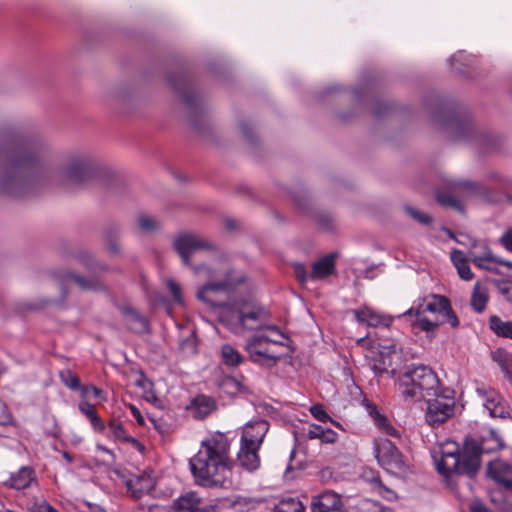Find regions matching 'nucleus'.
Listing matches in <instances>:
<instances>
[{
    "mask_svg": "<svg viewBox=\"0 0 512 512\" xmlns=\"http://www.w3.org/2000/svg\"><path fill=\"white\" fill-rule=\"evenodd\" d=\"M0 159V194L13 197L35 193L45 183L72 190L88 183L95 174L94 162L85 154L72 157L64 169L46 170L38 145L13 132L0 136Z\"/></svg>",
    "mask_w": 512,
    "mask_h": 512,
    "instance_id": "f257e3e1",
    "label": "nucleus"
},
{
    "mask_svg": "<svg viewBox=\"0 0 512 512\" xmlns=\"http://www.w3.org/2000/svg\"><path fill=\"white\" fill-rule=\"evenodd\" d=\"M241 281L226 271L224 280L209 282L197 292L198 299L217 309L219 321L235 335L259 329L268 319L266 310L254 300L232 298Z\"/></svg>",
    "mask_w": 512,
    "mask_h": 512,
    "instance_id": "f03ea898",
    "label": "nucleus"
},
{
    "mask_svg": "<svg viewBox=\"0 0 512 512\" xmlns=\"http://www.w3.org/2000/svg\"><path fill=\"white\" fill-rule=\"evenodd\" d=\"M230 442L222 433H215L201 442L189 461L195 483L206 488H229L232 485Z\"/></svg>",
    "mask_w": 512,
    "mask_h": 512,
    "instance_id": "7ed1b4c3",
    "label": "nucleus"
},
{
    "mask_svg": "<svg viewBox=\"0 0 512 512\" xmlns=\"http://www.w3.org/2000/svg\"><path fill=\"white\" fill-rule=\"evenodd\" d=\"M403 316H414L411 322L413 331L425 332L429 338H433L438 327L443 324H449L452 328L460 324L449 299L433 293L417 298Z\"/></svg>",
    "mask_w": 512,
    "mask_h": 512,
    "instance_id": "20e7f679",
    "label": "nucleus"
},
{
    "mask_svg": "<svg viewBox=\"0 0 512 512\" xmlns=\"http://www.w3.org/2000/svg\"><path fill=\"white\" fill-rule=\"evenodd\" d=\"M481 449L478 445L466 444L461 450L455 442H446L440 450V457L435 458L437 471L449 483L454 476L474 477L481 464Z\"/></svg>",
    "mask_w": 512,
    "mask_h": 512,
    "instance_id": "39448f33",
    "label": "nucleus"
},
{
    "mask_svg": "<svg viewBox=\"0 0 512 512\" xmlns=\"http://www.w3.org/2000/svg\"><path fill=\"white\" fill-rule=\"evenodd\" d=\"M357 345L360 347H367L365 359L369 368L376 376L388 374L390 371L394 372L392 368L393 359L397 357V344L396 343H380L371 339L370 334L357 340Z\"/></svg>",
    "mask_w": 512,
    "mask_h": 512,
    "instance_id": "423d86ee",
    "label": "nucleus"
},
{
    "mask_svg": "<svg viewBox=\"0 0 512 512\" xmlns=\"http://www.w3.org/2000/svg\"><path fill=\"white\" fill-rule=\"evenodd\" d=\"M455 390L451 386H428L426 395L434 396L427 401L426 421L432 426H439L454 413Z\"/></svg>",
    "mask_w": 512,
    "mask_h": 512,
    "instance_id": "0eeeda50",
    "label": "nucleus"
},
{
    "mask_svg": "<svg viewBox=\"0 0 512 512\" xmlns=\"http://www.w3.org/2000/svg\"><path fill=\"white\" fill-rule=\"evenodd\" d=\"M374 454L379 465L387 472L400 475L407 471L404 456L390 440L380 438L374 441Z\"/></svg>",
    "mask_w": 512,
    "mask_h": 512,
    "instance_id": "6e6552de",
    "label": "nucleus"
},
{
    "mask_svg": "<svg viewBox=\"0 0 512 512\" xmlns=\"http://www.w3.org/2000/svg\"><path fill=\"white\" fill-rule=\"evenodd\" d=\"M476 392L491 417L505 418L510 415L508 402L494 386H477Z\"/></svg>",
    "mask_w": 512,
    "mask_h": 512,
    "instance_id": "1a4fd4ad",
    "label": "nucleus"
},
{
    "mask_svg": "<svg viewBox=\"0 0 512 512\" xmlns=\"http://www.w3.org/2000/svg\"><path fill=\"white\" fill-rule=\"evenodd\" d=\"M469 256L477 267L488 271H495L496 264L512 269V262L494 256L485 241H474L469 249Z\"/></svg>",
    "mask_w": 512,
    "mask_h": 512,
    "instance_id": "9d476101",
    "label": "nucleus"
},
{
    "mask_svg": "<svg viewBox=\"0 0 512 512\" xmlns=\"http://www.w3.org/2000/svg\"><path fill=\"white\" fill-rule=\"evenodd\" d=\"M282 344L280 340L271 339L265 335L257 334L248 339L246 350L251 359L257 363L269 361L275 363L278 357L270 352V344Z\"/></svg>",
    "mask_w": 512,
    "mask_h": 512,
    "instance_id": "9b49d317",
    "label": "nucleus"
},
{
    "mask_svg": "<svg viewBox=\"0 0 512 512\" xmlns=\"http://www.w3.org/2000/svg\"><path fill=\"white\" fill-rule=\"evenodd\" d=\"M174 248L184 264H189V258L203 249L211 248V244L197 235L184 233L174 240Z\"/></svg>",
    "mask_w": 512,
    "mask_h": 512,
    "instance_id": "f8f14e48",
    "label": "nucleus"
},
{
    "mask_svg": "<svg viewBox=\"0 0 512 512\" xmlns=\"http://www.w3.org/2000/svg\"><path fill=\"white\" fill-rule=\"evenodd\" d=\"M171 509L173 512H218L216 506L205 504L194 491L181 494L173 501Z\"/></svg>",
    "mask_w": 512,
    "mask_h": 512,
    "instance_id": "ddd939ff",
    "label": "nucleus"
},
{
    "mask_svg": "<svg viewBox=\"0 0 512 512\" xmlns=\"http://www.w3.org/2000/svg\"><path fill=\"white\" fill-rule=\"evenodd\" d=\"M311 512H346L340 494L326 490L312 498Z\"/></svg>",
    "mask_w": 512,
    "mask_h": 512,
    "instance_id": "4468645a",
    "label": "nucleus"
},
{
    "mask_svg": "<svg viewBox=\"0 0 512 512\" xmlns=\"http://www.w3.org/2000/svg\"><path fill=\"white\" fill-rule=\"evenodd\" d=\"M434 370L423 364L408 367L403 375V384H439Z\"/></svg>",
    "mask_w": 512,
    "mask_h": 512,
    "instance_id": "2eb2a0df",
    "label": "nucleus"
},
{
    "mask_svg": "<svg viewBox=\"0 0 512 512\" xmlns=\"http://www.w3.org/2000/svg\"><path fill=\"white\" fill-rule=\"evenodd\" d=\"M268 430L269 423L265 420L250 422L243 428L240 442L261 447Z\"/></svg>",
    "mask_w": 512,
    "mask_h": 512,
    "instance_id": "dca6fc26",
    "label": "nucleus"
},
{
    "mask_svg": "<svg viewBox=\"0 0 512 512\" xmlns=\"http://www.w3.org/2000/svg\"><path fill=\"white\" fill-rule=\"evenodd\" d=\"M356 320L359 323L366 324L374 328H388L393 322V318L389 315L377 312L368 307H362L353 311Z\"/></svg>",
    "mask_w": 512,
    "mask_h": 512,
    "instance_id": "f3484780",
    "label": "nucleus"
},
{
    "mask_svg": "<svg viewBox=\"0 0 512 512\" xmlns=\"http://www.w3.org/2000/svg\"><path fill=\"white\" fill-rule=\"evenodd\" d=\"M260 447L240 442V448L237 453V463L241 468L248 472H254L260 467Z\"/></svg>",
    "mask_w": 512,
    "mask_h": 512,
    "instance_id": "a211bd4d",
    "label": "nucleus"
},
{
    "mask_svg": "<svg viewBox=\"0 0 512 512\" xmlns=\"http://www.w3.org/2000/svg\"><path fill=\"white\" fill-rule=\"evenodd\" d=\"M37 482L35 470L31 466H23L4 481L7 488L23 490Z\"/></svg>",
    "mask_w": 512,
    "mask_h": 512,
    "instance_id": "6ab92c4d",
    "label": "nucleus"
},
{
    "mask_svg": "<svg viewBox=\"0 0 512 512\" xmlns=\"http://www.w3.org/2000/svg\"><path fill=\"white\" fill-rule=\"evenodd\" d=\"M154 486L153 478L146 473L135 475L126 481V488L135 499H140L143 495L150 493Z\"/></svg>",
    "mask_w": 512,
    "mask_h": 512,
    "instance_id": "aec40b11",
    "label": "nucleus"
},
{
    "mask_svg": "<svg viewBox=\"0 0 512 512\" xmlns=\"http://www.w3.org/2000/svg\"><path fill=\"white\" fill-rule=\"evenodd\" d=\"M488 471L493 480L512 492V465L498 461L490 464Z\"/></svg>",
    "mask_w": 512,
    "mask_h": 512,
    "instance_id": "412c9836",
    "label": "nucleus"
},
{
    "mask_svg": "<svg viewBox=\"0 0 512 512\" xmlns=\"http://www.w3.org/2000/svg\"><path fill=\"white\" fill-rule=\"evenodd\" d=\"M336 256V253H330L316 261L312 265L311 273H309L310 280H321L333 274Z\"/></svg>",
    "mask_w": 512,
    "mask_h": 512,
    "instance_id": "4be33fe9",
    "label": "nucleus"
},
{
    "mask_svg": "<svg viewBox=\"0 0 512 512\" xmlns=\"http://www.w3.org/2000/svg\"><path fill=\"white\" fill-rule=\"evenodd\" d=\"M79 394V403H89L93 406L107 400V395L98 386H69Z\"/></svg>",
    "mask_w": 512,
    "mask_h": 512,
    "instance_id": "5701e85b",
    "label": "nucleus"
},
{
    "mask_svg": "<svg viewBox=\"0 0 512 512\" xmlns=\"http://www.w3.org/2000/svg\"><path fill=\"white\" fill-rule=\"evenodd\" d=\"M78 410L83 416H85L89 420L91 427L95 432H104L106 428L105 423L102 420V418L98 415L95 406L87 402L78 403Z\"/></svg>",
    "mask_w": 512,
    "mask_h": 512,
    "instance_id": "b1692460",
    "label": "nucleus"
},
{
    "mask_svg": "<svg viewBox=\"0 0 512 512\" xmlns=\"http://www.w3.org/2000/svg\"><path fill=\"white\" fill-rule=\"evenodd\" d=\"M488 290L479 282L475 283L471 295V306L477 313H482L488 302Z\"/></svg>",
    "mask_w": 512,
    "mask_h": 512,
    "instance_id": "393cba45",
    "label": "nucleus"
},
{
    "mask_svg": "<svg viewBox=\"0 0 512 512\" xmlns=\"http://www.w3.org/2000/svg\"><path fill=\"white\" fill-rule=\"evenodd\" d=\"M122 313L126 317L127 324L135 332H143L148 329L147 320L131 307H123Z\"/></svg>",
    "mask_w": 512,
    "mask_h": 512,
    "instance_id": "a878e982",
    "label": "nucleus"
},
{
    "mask_svg": "<svg viewBox=\"0 0 512 512\" xmlns=\"http://www.w3.org/2000/svg\"><path fill=\"white\" fill-rule=\"evenodd\" d=\"M197 417L205 418L216 409V402L212 397L199 395L193 400Z\"/></svg>",
    "mask_w": 512,
    "mask_h": 512,
    "instance_id": "bb28decb",
    "label": "nucleus"
},
{
    "mask_svg": "<svg viewBox=\"0 0 512 512\" xmlns=\"http://www.w3.org/2000/svg\"><path fill=\"white\" fill-rule=\"evenodd\" d=\"M490 329L498 336L512 339V321H503L499 316L489 318Z\"/></svg>",
    "mask_w": 512,
    "mask_h": 512,
    "instance_id": "cd10ccee",
    "label": "nucleus"
},
{
    "mask_svg": "<svg viewBox=\"0 0 512 512\" xmlns=\"http://www.w3.org/2000/svg\"><path fill=\"white\" fill-rule=\"evenodd\" d=\"M308 437L310 439H320L324 443H334L337 440L338 434L330 428L312 425L308 431Z\"/></svg>",
    "mask_w": 512,
    "mask_h": 512,
    "instance_id": "c85d7f7f",
    "label": "nucleus"
},
{
    "mask_svg": "<svg viewBox=\"0 0 512 512\" xmlns=\"http://www.w3.org/2000/svg\"><path fill=\"white\" fill-rule=\"evenodd\" d=\"M492 359L499 364L502 371L507 375V380L512 381V354L503 349H497L492 353Z\"/></svg>",
    "mask_w": 512,
    "mask_h": 512,
    "instance_id": "c756f323",
    "label": "nucleus"
},
{
    "mask_svg": "<svg viewBox=\"0 0 512 512\" xmlns=\"http://www.w3.org/2000/svg\"><path fill=\"white\" fill-rule=\"evenodd\" d=\"M274 510L275 512H304L305 507L299 499L287 497L279 501Z\"/></svg>",
    "mask_w": 512,
    "mask_h": 512,
    "instance_id": "7c9ffc66",
    "label": "nucleus"
},
{
    "mask_svg": "<svg viewBox=\"0 0 512 512\" xmlns=\"http://www.w3.org/2000/svg\"><path fill=\"white\" fill-rule=\"evenodd\" d=\"M221 357L225 365L237 366L242 362L240 353L230 344H224L221 347Z\"/></svg>",
    "mask_w": 512,
    "mask_h": 512,
    "instance_id": "2f4dec72",
    "label": "nucleus"
},
{
    "mask_svg": "<svg viewBox=\"0 0 512 512\" xmlns=\"http://www.w3.org/2000/svg\"><path fill=\"white\" fill-rule=\"evenodd\" d=\"M369 481L371 482L372 489L384 499L391 501L396 498L395 492L383 484L378 474L374 475V472H372V477Z\"/></svg>",
    "mask_w": 512,
    "mask_h": 512,
    "instance_id": "473e14b6",
    "label": "nucleus"
},
{
    "mask_svg": "<svg viewBox=\"0 0 512 512\" xmlns=\"http://www.w3.org/2000/svg\"><path fill=\"white\" fill-rule=\"evenodd\" d=\"M362 404L365 406L369 414L374 420V423L382 430L384 426L389 423L388 419L377 411L376 406L370 402L366 396H363Z\"/></svg>",
    "mask_w": 512,
    "mask_h": 512,
    "instance_id": "72a5a7b5",
    "label": "nucleus"
},
{
    "mask_svg": "<svg viewBox=\"0 0 512 512\" xmlns=\"http://www.w3.org/2000/svg\"><path fill=\"white\" fill-rule=\"evenodd\" d=\"M109 428H110L115 439L123 441V442H132V443L138 444V441L134 437L128 436L126 434L122 423L115 421V420L110 421Z\"/></svg>",
    "mask_w": 512,
    "mask_h": 512,
    "instance_id": "f704fd0d",
    "label": "nucleus"
},
{
    "mask_svg": "<svg viewBox=\"0 0 512 512\" xmlns=\"http://www.w3.org/2000/svg\"><path fill=\"white\" fill-rule=\"evenodd\" d=\"M139 227L144 232H150L158 228L159 224L155 218L142 214L138 219Z\"/></svg>",
    "mask_w": 512,
    "mask_h": 512,
    "instance_id": "c9c22d12",
    "label": "nucleus"
},
{
    "mask_svg": "<svg viewBox=\"0 0 512 512\" xmlns=\"http://www.w3.org/2000/svg\"><path fill=\"white\" fill-rule=\"evenodd\" d=\"M143 398L147 402L153 404L155 407H162L163 402L158 397L157 393L152 389V386H148L143 392Z\"/></svg>",
    "mask_w": 512,
    "mask_h": 512,
    "instance_id": "e433bc0d",
    "label": "nucleus"
},
{
    "mask_svg": "<svg viewBox=\"0 0 512 512\" xmlns=\"http://www.w3.org/2000/svg\"><path fill=\"white\" fill-rule=\"evenodd\" d=\"M406 211L413 219H415L416 221H418L421 224L427 225V224L431 223V221H432V218L429 215L424 214V213H422L416 209H413L411 207H407Z\"/></svg>",
    "mask_w": 512,
    "mask_h": 512,
    "instance_id": "4c0bfd02",
    "label": "nucleus"
},
{
    "mask_svg": "<svg viewBox=\"0 0 512 512\" xmlns=\"http://www.w3.org/2000/svg\"><path fill=\"white\" fill-rule=\"evenodd\" d=\"M310 412L317 420L321 422H327L331 420L324 407L320 404L313 405L310 408Z\"/></svg>",
    "mask_w": 512,
    "mask_h": 512,
    "instance_id": "58836bf2",
    "label": "nucleus"
},
{
    "mask_svg": "<svg viewBox=\"0 0 512 512\" xmlns=\"http://www.w3.org/2000/svg\"><path fill=\"white\" fill-rule=\"evenodd\" d=\"M167 288L170 291V293L172 294L174 300L177 303L182 304L183 299H182V292H181L180 286L174 280L169 279L167 281Z\"/></svg>",
    "mask_w": 512,
    "mask_h": 512,
    "instance_id": "ea45409f",
    "label": "nucleus"
},
{
    "mask_svg": "<svg viewBox=\"0 0 512 512\" xmlns=\"http://www.w3.org/2000/svg\"><path fill=\"white\" fill-rule=\"evenodd\" d=\"M32 512H58L50 503L46 500L36 501L31 508Z\"/></svg>",
    "mask_w": 512,
    "mask_h": 512,
    "instance_id": "a19ab883",
    "label": "nucleus"
},
{
    "mask_svg": "<svg viewBox=\"0 0 512 512\" xmlns=\"http://www.w3.org/2000/svg\"><path fill=\"white\" fill-rule=\"evenodd\" d=\"M437 201L443 205L448 207H457V201L448 193H438Z\"/></svg>",
    "mask_w": 512,
    "mask_h": 512,
    "instance_id": "79ce46f5",
    "label": "nucleus"
},
{
    "mask_svg": "<svg viewBox=\"0 0 512 512\" xmlns=\"http://www.w3.org/2000/svg\"><path fill=\"white\" fill-rule=\"evenodd\" d=\"M501 245L509 252H512V228L507 229L499 239Z\"/></svg>",
    "mask_w": 512,
    "mask_h": 512,
    "instance_id": "37998d69",
    "label": "nucleus"
},
{
    "mask_svg": "<svg viewBox=\"0 0 512 512\" xmlns=\"http://www.w3.org/2000/svg\"><path fill=\"white\" fill-rule=\"evenodd\" d=\"M11 414L7 405L0 399V425H7L11 422Z\"/></svg>",
    "mask_w": 512,
    "mask_h": 512,
    "instance_id": "c03bdc74",
    "label": "nucleus"
},
{
    "mask_svg": "<svg viewBox=\"0 0 512 512\" xmlns=\"http://www.w3.org/2000/svg\"><path fill=\"white\" fill-rule=\"evenodd\" d=\"M296 278L300 283H305L308 279H310L309 274H307L305 266L301 263H297L294 266Z\"/></svg>",
    "mask_w": 512,
    "mask_h": 512,
    "instance_id": "a18cd8bd",
    "label": "nucleus"
},
{
    "mask_svg": "<svg viewBox=\"0 0 512 512\" xmlns=\"http://www.w3.org/2000/svg\"><path fill=\"white\" fill-rule=\"evenodd\" d=\"M60 377L63 384H80L79 378L76 375H74L70 370L61 371Z\"/></svg>",
    "mask_w": 512,
    "mask_h": 512,
    "instance_id": "49530a36",
    "label": "nucleus"
},
{
    "mask_svg": "<svg viewBox=\"0 0 512 512\" xmlns=\"http://www.w3.org/2000/svg\"><path fill=\"white\" fill-rule=\"evenodd\" d=\"M456 269H457V272H458V274H459L461 279H463L465 281L472 280L474 275H473V273H472V271L470 269V266H469L468 262L463 264V265H461V266H459V267H457Z\"/></svg>",
    "mask_w": 512,
    "mask_h": 512,
    "instance_id": "de8ad7c7",
    "label": "nucleus"
},
{
    "mask_svg": "<svg viewBox=\"0 0 512 512\" xmlns=\"http://www.w3.org/2000/svg\"><path fill=\"white\" fill-rule=\"evenodd\" d=\"M451 260L456 268L468 262L464 253L460 250L451 253Z\"/></svg>",
    "mask_w": 512,
    "mask_h": 512,
    "instance_id": "09e8293b",
    "label": "nucleus"
},
{
    "mask_svg": "<svg viewBox=\"0 0 512 512\" xmlns=\"http://www.w3.org/2000/svg\"><path fill=\"white\" fill-rule=\"evenodd\" d=\"M500 293L505 299L512 303V282H504L499 286Z\"/></svg>",
    "mask_w": 512,
    "mask_h": 512,
    "instance_id": "8fccbe9b",
    "label": "nucleus"
},
{
    "mask_svg": "<svg viewBox=\"0 0 512 512\" xmlns=\"http://www.w3.org/2000/svg\"><path fill=\"white\" fill-rule=\"evenodd\" d=\"M363 512H393V510L377 502H367V508Z\"/></svg>",
    "mask_w": 512,
    "mask_h": 512,
    "instance_id": "3c124183",
    "label": "nucleus"
},
{
    "mask_svg": "<svg viewBox=\"0 0 512 512\" xmlns=\"http://www.w3.org/2000/svg\"><path fill=\"white\" fill-rule=\"evenodd\" d=\"M470 512H492L481 501L474 500L469 505Z\"/></svg>",
    "mask_w": 512,
    "mask_h": 512,
    "instance_id": "603ef678",
    "label": "nucleus"
},
{
    "mask_svg": "<svg viewBox=\"0 0 512 512\" xmlns=\"http://www.w3.org/2000/svg\"><path fill=\"white\" fill-rule=\"evenodd\" d=\"M72 279L80 286V288L86 289H96V284L90 283L86 281L84 278L79 276H72Z\"/></svg>",
    "mask_w": 512,
    "mask_h": 512,
    "instance_id": "864d4df0",
    "label": "nucleus"
},
{
    "mask_svg": "<svg viewBox=\"0 0 512 512\" xmlns=\"http://www.w3.org/2000/svg\"><path fill=\"white\" fill-rule=\"evenodd\" d=\"M130 410H131V413L132 415L134 416V418L137 420V422L140 424V425H143L144 424V418L143 416L141 415L140 411L138 408H136L135 406H130Z\"/></svg>",
    "mask_w": 512,
    "mask_h": 512,
    "instance_id": "5fc2aeb1",
    "label": "nucleus"
},
{
    "mask_svg": "<svg viewBox=\"0 0 512 512\" xmlns=\"http://www.w3.org/2000/svg\"><path fill=\"white\" fill-rule=\"evenodd\" d=\"M386 434L390 436H399L398 431L389 423L382 429Z\"/></svg>",
    "mask_w": 512,
    "mask_h": 512,
    "instance_id": "6e6d98bb",
    "label": "nucleus"
},
{
    "mask_svg": "<svg viewBox=\"0 0 512 512\" xmlns=\"http://www.w3.org/2000/svg\"><path fill=\"white\" fill-rule=\"evenodd\" d=\"M491 436L492 438L495 440V442L497 443V447L500 449V448H503L504 447V444L502 442V439L496 434L495 431H491Z\"/></svg>",
    "mask_w": 512,
    "mask_h": 512,
    "instance_id": "4d7b16f0",
    "label": "nucleus"
},
{
    "mask_svg": "<svg viewBox=\"0 0 512 512\" xmlns=\"http://www.w3.org/2000/svg\"><path fill=\"white\" fill-rule=\"evenodd\" d=\"M96 448L99 451H102V452L107 453L109 455H113L112 451L109 448H107V447H105V446H103L101 444H97Z\"/></svg>",
    "mask_w": 512,
    "mask_h": 512,
    "instance_id": "13d9d810",
    "label": "nucleus"
},
{
    "mask_svg": "<svg viewBox=\"0 0 512 512\" xmlns=\"http://www.w3.org/2000/svg\"><path fill=\"white\" fill-rule=\"evenodd\" d=\"M62 456L63 458L68 462V463H72L73 462V457L72 455H70L68 452L64 451L62 453Z\"/></svg>",
    "mask_w": 512,
    "mask_h": 512,
    "instance_id": "bf43d9fd",
    "label": "nucleus"
},
{
    "mask_svg": "<svg viewBox=\"0 0 512 512\" xmlns=\"http://www.w3.org/2000/svg\"><path fill=\"white\" fill-rule=\"evenodd\" d=\"M403 395L412 398L415 395V391L413 389H406L405 391H403Z\"/></svg>",
    "mask_w": 512,
    "mask_h": 512,
    "instance_id": "052dcab7",
    "label": "nucleus"
},
{
    "mask_svg": "<svg viewBox=\"0 0 512 512\" xmlns=\"http://www.w3.org/2000/svg\"><path fill=\"white\" fill-rule=\"evenodd\" d=\"M462 55H463V52H458L457 54H454L451 57V61L458 60L460 57H462Z\"/></svg>",
    "mask_w": 512,
    "mask_h": 512,
    "instance_id": "680f3d73",
    "label": "nucleus"
},
{
    "mask_svg": "<svg viewBox=\"0 0 512 512\" xmlns=\"http://www.w3.org/2000/svg\"><path fill=\"white\" fill-rule=\"evenodd\" d=\"M109 249H110L111 252H117L118 251V248H117L116 244H114V243L110 244Z\"/></svg>",
    "mask_w": 512,
    "mask_h": 512,
    "instance_id": "e2e57ef3",
    "label": "nucleus"
},
{
    "mask_svg": "<svg viewBox=\"0 0 512 512\" xmlns=\"http://www.w3.org/2000/svg\"><path fill=\"white\" fill-rule=\"evenodd\" d=\"M241 131L243 132L244 135L248 136L247 125L246 124H242L241 125Z\"/></svg>",
    "mask_w": 512,
    "mask_h": 512,
    "instance_id": "0e129e2a",
    "label": "nucleus"
},
{
    "mask_svg": "<svg viewBox=\"0 0 512 512\" xmlns=\"http://www.w3.org/2000/svg\"><path fill=\"white\" fill-rule=\"evenodd\" d=\"M269 330L276 332L279 336H283L282 333L278 330L277 327H269Z\"/></svg>",
    "mask_w": 512,
    "mask_h": 512,
    "instance_id": "69168bd1",
    "label": "nucleus"
},
{
    "mask_svg": "<svg viewBox=\"0 0 512 512\" xmlns=\"http://www.w3.org/2000/svg\"><path fill=\"white\" fill-rule=\"evenodd\" d=\"M226 226H227L229 229L234 228V224H233V222H232L231 220H227V221H226Z\"/></svg>",
    "mask_w": 512,
    "mask_h": 512,
    "instance_id": "338daca9",
    "label": "nucleus"
},
{
    "mask_svg": "<svg viewBox=\"0 0 512 512\" xmlns=\"http://www.w3.org/2000/svg\"><path fill=\"white\" fill-rule=\"evenodd\" d=\"M206 268L205 266H199L195 268V271L199 273L202 269Z\"/></svg>",
    "mask_w": 512,
    "mask_h": 512,
    "instance_id": "774afa93",
    "label": "nucleus"
}]
</instances>
